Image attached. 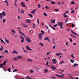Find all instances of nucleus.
Instances as JSON below:
<instances>
[{
  "label": "nucleus",
  "mask_w": 79,
  "mask_h": 79,
  "mask_svg": "<svg viewBox=\"0 0 79 79\" xmlns=\"http://www.w3.org/2000/svg\"><path fill=\"white\" fill-rule=\"evenodd\" d=\"M26 41H27L28 43H31L32 42V40L30 39V38L28 36H27L25 38Z\"/></svg>",
  "instance_id": "obj_1"
},
{
  "label": "nucleus",
  "mask_w": 79,
  "mask_h": 79,
  "mask_svg": "<svg viewBox=\"0 0 79 79\" xmlns=\"http://www.w3.org/2000/svg\"><path fill=\"white\" fill-rule=\"evenodd\" d=\"M52 63L54 64H55L57 63V60L56 59L53 58L52 60Z\"/></svg>",
  "instance_id": "obj_2"
},
{
  "label": "nucleus",
  "mask_w": 79,
  "mask_h": 79,
  "mask_svg": "<svg viewBox=\"0 0 79 79\" xmlns=\"http://www.w3.org/2000/svg\"><path fill=\"white\" fill-rule=\"evenodd\" d=\"M42 35H43L41 33H40L39 35V38L40 40H42Z\"/></svg>",
  "instance_id": "obj_3"
},
{
  "label": "nucleus",
  "mask_w": 79,
  "mask_h": 79,
  "mask_svg": "<svg viewBox=\"0 0 79 79\" xmlns=\"http://www.w3.org/2000/svg\"><path fill=\"white\" fill-rule=\"evenodd\" d=\"M26 23L28 24H31V20L29 19H27L26 20Z\"/></svg>",
  "instance_id": "obj_4"
},
{
  "label": "nucleus",
  "mask_w": 79,
  "mask_h": 79,
  "mask_svg": "<svg viewBox=\"0 0 79 79\" xmlns=\"http://www.w3.org/2000/svg\"><path fill=\"white\" fill-rule=\"evenodd\" d=\"M57 25L59 26H63V22H58Z\"/></svg>",
  "instance_id": "obj_5"
},
{
  "label": "nucleus",
  "mask_w": 79,
  "mask_h": 79,
  "mask_svg": "<svg viewBox=\"0 0 79 79\" xmlns=\"http://www.w3.org/2000/svg\"><path fill=\"white\" fill-rule=\"evenodd\" d=\"M44 40H48L49 42L50 41V40H49V38L48 37H46V38H44Z\"/></svg>",
  "instance_id": "obj_6"
},
{
  "label": "nucleus",
  "mask_w": 79,
  "mask_h": 79,
  "mask_svg": "<svg viewBox=\"0 0 79 79\" xmlns=\"http://www.w3.org/2000/svg\"><path fill=\"white\" fill-rule=\"evenodd\" d=\"M49 26L50 27H51L53 30H54V31H55L56 30V29H55V28L54 27H53L51 25H50V24H49Z\"/></svg>",
  "instance_id": "obj_7"
},
{
  "label": "nucleus",
  "mask_w": 79,
  "mask_h": 79,
  "mask_svg": "<svg viewBox=\"0 0 79 79\" xmlns=\"http://www.w3.org/2000/svg\"><path fill=\"white\" fill-rule=\"evenodd\" d=\"M70 32H71V33H72V34H74V35H78V36H79V35H77V33H76V32H74L73 31L71 30Z\"/></svg>",
  "instance_id": "obj_8"
},
{
  "label": "nucleus",
  "mask_w": 79,
  "mask_h": 79,
  "mask_svg": "<svg viewBox=\"0 0 79 79\" xmlns=\"http://www.w3.org/2000/svg\"><path fill=\"white\" fill-rule=\"evenodd\" d=\"M26 48L27 49V50H32V49H30V48H29L28 45H27L26 46Z\"/></svg>",
  "instance_id": "obj_9"
},
{
  "label": "nucleus",
  "mask_w": 79,
  "mask_h": 79,
  "mask_svg": "<svg viewBox=\"0 0 79 79\" xmlns=\"http://www.w3.org/2000/svg\"><path fill=\"white\" fill-rule=\"evenodd\" d=\"M36 11H37V9H35V10H33L31 12V13L32 14H35V13Z\"/></svg>",
  "instance_id": "obj_10"
},
{
  "label": "nucleus",
  "mask_w": 79,
  "mask_h": 79,
  "mask_svg": "<svg viewBox=\"0 0 79 79\" xmlns=\"http://www.w3.org/2000/svg\"><path fill=\"white\" fill-rule=\"evenodd\" d=\"M12 53H13V54H15H15H18V52L16 51L15 50H14L12 52Z\"/></svg>",
  "instance_id": "obj_11"
},
{
  "label": "nucleus",
  "mask_w": 79,
  "mask_h": 79,
  "mask_svg": "<svg viewBox=\"0 0 79 79\" xmlns=\"http://www.w3.org/2000/svg\"><path fill=\"white\" fill-rule=\"evenodd\" d=\"M22 6H23V7H25L26 6V5H25V3L24 2H22L21 3Z\"/></svg>",
  "instance_id": "obj_12"
},
{
  "label": "nucleus",
  "mask_w": 79,
  "mask_h": 79,
  "mask_svg": "<svg viewBox=\"0 0 79 79\" xmlns=\"http://www.w3.org/2000/svg\"><path fill=\"white\" fill-rule=\"evenodd\" d=\"M0 18L1 19H2V18H3V15L2 13H0Z\"/></svg>",
  "instance_id": "obj_13"
},
{
  "label": "nucleus",
  "mask_w": 79,
  "mask_h": 79,
  "mask_svg": "<svg viewBox=\"0 0 79 79\" xmlns=\"http://www.w3.org/2000/svg\"><path fill=\"white\" fill-rule=\"evenodd\" d=\"M51 68L53 70H55V69H56V68L54 66H51Z\"/></svg>",
  "instance_id": "obj_14"
},
{
  "label": "nucleus",
  "mask_w": 79,
  "mask_h": 79,
  "mask_svg": "<svg viewBox=\"0 0 79 79\" xmlns=\"http://www.w3.org/2000/svg\"><path fill=\"white\" fill-rule=\"evenodd\" d=\"M0 40L1 42H2V43L3 44H5V42L3 41V40L0 39Z\"/></svg>",
  "instance_id": "obj_15"
},
{
  "label": "nucleus",
  "mask_w": 79,
  "mask_h": 79,
  "mask_svg": "<svg viewBox=\"0 0 79 79\" xmlns=\"http://www.w3.org/2000/svg\"><path fill=\"white\" fill-rule=\"evenodd\" d=\"M5 41L6 42H7V43H9V40H7L6 38V37L5 38Z\"/></svg>",
  "instance_id": "obj_16"
},
{
  "label": "nucleus",
  "mask_w": 79,
  "mask_h": 79,
  "mask_svg": "<svg viewBox=\"0 0 79 79\" xmlns=\"http://www.w3.org/2000/svg\"><path fill=\"white\" fill-rule=\"evenodd\" d=\"M17 0H15V4H14V5L15 6V7L16 8H17V5H16V2H17Z\"/></svg>",
  "instance_id": "obj_17"
},
{
  "label": "nucleus",
  "mask_w": 79,
  "mask_h": 79,
  "mask_svg": "<svg viewBox=\"0 0 79 79\" xmlns=\"http://www.w3.org/2000/svg\"><path fill=\"white\" fill-rule=\"evenodd\" d=\"M19 32H20V34H21V35H23V36H24V35H25L23 33V32H22L20 30L19 31Z\"/></svg>",
  "instance_id": "obj_18"
},
{
  "label": "nucleus",
  "mask_w": 79,
  "mask_h": 79,
  "mask_svg": "<svg viewBox=\"0 0 79 79\" xmlns=\"http://www.w3.org/2000/svg\"><path fill=\"white\" fill-rule=\"evenodd\" d=\"M61 54H62L61 53H59V54L57 53H56V55L57 56H60V55H61Z\"/></svg>",
  "instance_id": "obj_19"
},
{
  "label": "nucleus",
  "mask_w": 79,
  "mask_h": 79,
  "mask_svg": "<svg viewBox=\"0 0 79 79\" xmlns=\"http://www.w3.org/2000/svg\"><path fill=\"white\" fill-rule=\"evenodd\" d=\"M22 26H23L24 27H27V26L25 24H23Z\"/></svg>",
  "instance_id": "obj_20"
},
{
  "label": "nucleus",
  "mask_w": 79,
  "mask_h": 79,
  "mask_svg": "<svg viewBox=\"0 0 79 79\" xmlns=\"http://www.w3.org/2000/svg\"><path fill=\"white\" fill-rule=\"evenodd\" d=\"M2 13L3 14L2 15H3L4 16H6V14H5V11L2 12Z\"/></svg>",
  "instance_id": "obj_21"
},
{
  "label": "nucleus",
  "mask_w": 79,
  "mask_h": 79,
  "mask_svg": "<svg viewBox=\"0 0 79 79\" xmlns=\"http://www.w3.org/2000/svg\"><path fill=\"white\" fill-rule=\"evenodd\" d=\"M73 67H76L77 66H78V64H73Z\"/></svg>",
  "instance_id": "obj_22"
},
{
  "label": "nucleus",
  "mask_w": 79,
  "mask_h": 79,
  "mask_svg": "<svg viewBox=\"0 0 79 79\" xmlns=\"http://www.w3.org/2000/svg\"><path fill=\"white\" fill-rule=\"evenodd\" d=\"M36 26H37V25L35 24H33V26H32L33 28H35V27Z\"/></svg>",
  "instance_id": "obj_23"
},
{
  "label": "nucleus",
  "mask_w": 79,
  "mask_h": 79,
  "mask_svg": "<svg viewBox=\"0 0 79 79\" xmlns=\"http://www.w3.org/2000/svg\"><path fill=\"white\" fill-rule=\"evenodd\" d=\"M17 58L19 59H21V58H22V56H17Z\"/></svg>",
  "instance_id": "obj_24"
},
{
  "label": "nucleus",
  "mask_w": 79,
  "mask_h": 79,
  "mask_svg": "<svg viewBox=\"0 0 79 79\" xmlns=\"http://www.w3.org/2000/svg\"><path fill=\"white\" fill-rule=\"evenodd\" d=\"M17 60H18V58L17 57H14L13 58V60L14 61H17Z\"/></svg>",
  "instance_id": "obj_25"
},
{
  "label": "nucleus",
  "mask_w": 79,
  "mask_h": 79,
  "mask_svg": "<svg viewBox=\"0 0 79 79\" xmlns=\"http://www.w3.org/2000/svg\"><path fill=\"white\" fill-rule=\"evenodd\" d=\"M39 45H40V46H41L42 47H43L44 46V44L42 43H39Z\"/></svg>",
  "instance_id": "obj_26"
},
{
  "label": "nucleus",
  "mask_w": 79,
  "mask_h": 79,
  "mask_svg": "<svg viewBox=\"0 0 79 79\" xmlns=\"http://www.w3.org/2000/svg\"><path fill=\"white\" fill-rule=\"evenodd\" d=\"M63 76H64V74H61L60 75V78L63 79Z\"/></svg>",
  "instance_id": "obj_27"
},
{
  "label": "nucleus",
  "mask_w": 79,
  "mask_h": 79,
  "mask_svg": "<svg viewBox=\"0 0 79 79\" xmlns=\"http://www.w3.org/2000/svg\"><path fill=\"white\" fill-rule=\"evenodd\" d=\"M3 64H0V67L1 68H3Z\"/></svg>",
  "instance_id": "obj_28"
},
{
  "label": "nucleus",
  "mask_w": 79,
  "mask_h": 79,
  "mask_svg": "<svg viewBox=\"0 0 79 79\" xmlns=\"http://www.w3.org/2000/svg\"><path fill=\"white\" fill-rule=\"evenodd\" d=\"M70 62H71V63H73L74 62V60H73V59H71Z\"/></svg>",
  "instance_id": "obj_29"
},
{
  "label": "nucleus",
  "mask_w": 79,
  "mask_h": 79,
  "mask_svg": "<svg viewBox=\"0 0 79 79\" xmlns=\"http://www.w3.org/2000/svg\"><path fill=\"white\" fill-rule=\"evenodd\" d=\"M51 3L52 4H53L54 5H55V3H56V2H55L53 1H51Z\"/></svg>",
  "instance_id": "obj_30"
},
{
  "label": "nucleus",
  "mask_w": 79,
  "mask_h": 79,
  "mask_svg": "<svg viewBox=\"0 0 79 79\" xmlns=\"http://www.w3.org/2000/svg\"><path fill=\"white\" fill-rule=\"evenodd\" d=\"M28 16H30V17H33L32 15L31 14H28Z\"/></svg>",
  "instance_id": "obj_31"
},
{
  "label": "nucleus",
  "mask_w": 79,
  "mask_h": 79,
  "mask_svg": "<svg viewBox=\"0 0 79 79\" xmlns=\"http://www.w3.org/2000/svg\"><path fill=\"white\" fill-rule=\"evenodd\" d=\"M71 57L73 58H75V57H74V56H73V54H71Z\"/></svg>",
  "instance_id": "obj_32"
},
{
  "label": "nucleus",
  "mask_w": 79,
  "mask_h": 79,
  "mask_svg": "<svg viewBox=\"0 0 79 79\" xmlns=\"http://www.w3.org/2000/svg\"><path fill=\"white\" fill-rule=\"evenodd\" d=\"M44 8H45V9H48H48H49V7L46 6L44 7Z\"/></svg>",
  "instance_id": "obj_33"
},
{
  "label": "nucleus",
  "mask_w": 79,
  "mask_h": 79,
  "mask_svg": "<svg viewBox=\"0 0 79 79\" xmlns=\"http://www.w3.org/2000/svg\"><path fill=\"white\" fill-rule=\"evenodd\" d=\"M6 64V61H4L3 63V65H5Z\"/></svg>",
  "instance_id": "obj_34"
},
{
  "label": "nucleus",
  "mask_w": 79,
  "mask_h": 79,
  "mask_svg": "<svg viewBox=\"0 0 79 79\" xmlns=\"http://www.w3.org/2000/svg\"><path fill=\"white\" fill-rule=\"evenodd\" d=\"M20 39H24V37H23L22 36L20 35Z\"/></svg>",
  "instance_id": "obj_35"
},
{
  "label": "nucleus",
  "mask_w": 79,
  "mask_h": 79,
  "mask_svg": "<svg viewBox=\"0 0 79 79\" xmlns=\"http://www.w3.org/2000/svg\"><path fill=\"white\" fill-rule=\"evenodd\" d=\"M24 39H22L21 40V43H23L24 42Z\"/></svg>",
  "instance_id": "obj_36"
},
{
  "label": "nucleus",
  "mask_w": 79,
  "mask_h": 79,
  "mask_svg": "<svg viewBox=\"0 0 79 79\" xmlns=\"http://www.w3.org/2000/svg\"><path fill=\"white\" fill-rule=\"evenodd\" d=\"M16 71H18V70H17V69H15L13 71L14 73H15Z\"/></svg>",
  "instance_id": "obj_37"
},
{
  "label": "nucleus",
  "mask_w": 79,
  "mask_h": 79,
  "mask_svg": "<svg viewBox=\"0 0 79 79\" xmlns=\"http://www.w3.org/2000/svg\"><path fill=\"white\" fill-rule=\"evenodd\" d=\"M21 13H22L23 14H24V11L23 10H21Z\"/></svg>",
  "instance_id": "obj_38"
},
{
  "label": "nucleus",
  "mask_w": 79,
  "mask_h": 79,
  "mask_svg": "<svg viewBox=\"0 0 79 79\" xmlns=\"http://www.w3.org/2000/svg\"><path fill=\"white\" fill-rule=\"evenodd\" d=\"M43 14L44 16H47V14L45 12H44Z\"/></svg>",
  "instance_id": "obj_39"
},
{
  "label": "nucleus",
  "mask_w": 79,
  "mask_h": 79,
  "mask_svg": "<svg viewBox=\"0 0 79 79\" xmlns=\"http://www.w3.org/2000/svg\"><path fill=\"white\" fill-rule=\"evenodd\" d=\"M27 60L28 61H31V62L32 61V59H27Z\"/></svg>",
  "instance_id": "obj_40"
},
{
  "label": "nucleus",
  "mask_w": 79,
  "mask_h": 79,
  "mask_svg": "<svg viewBox=\"0 0 79 79\" xmlns=\"http://www.w3.org/2000/svg\"><path fill=\"white\" fill-rule=\"evenodd\" d=\"M30 72L31 73H34V71L32 70H30Z\"/></svg>",
  "instance_id": "obj_41"
},
{
  "label": "nucleus",
  "mask_w": 79,
  "mask_h": 79,
  "mask_svg": "<svg viewBox=\"0 0 79 79\" xmlns=\"http://www.w3.org/2000/svg\"><path fill=\"white\" fill-rule=\"evenodd\" d=\"M68 21V19L67 18L66 19V20L65 21V23H66Z\"/></svg>",
  "instance_id": "obj_42"
},
{
  "label": "nucleus",
  "mask_w": 79,
  "mask_h": 79,
  "mask_svg": "<svg viewBox=\"0 0 79 79\" xmlns=\"http://www.w3.org/2000/svg\"><path fill=\"white\" fill-rule=\"evenodd\" d=\"M52 23V24H53V23H55V19L53 20Z\"/></svg>",
  "instance_id": "obj_43"
},
{
  "label": "nucleus",
  "mask_w": 79,
  "mask_h": 79,
  "mask_svg": "<svg viewBox=\"0 0 79 79\" xmlns=\"http://www.w3.org/2000/svg\"><path fill=\"white\" fill-rule=\"evenodd\" d=\"M5 21H6V19H3V23H5Z\"/></svg>",
  "instance_id": "obj_44"
},
{
  "label": "nucleus",
  "mask_w": 79,
  "mask_h": 79,
  "mask_svg": "<svg viewBox=\"0 0 79 79\" xmlns=\"http://www.w3.org/2000/svg\"><path fill=\"white\" fill-rule=\"evenodd\" d=\"M41 32L42 33V35H44V31H42V30H41Z\"/></svg>",
  "instance_id": "obj_45"
},
{
  "label": "nucleus",
  "mask_w": 79,
  "mask_h": 79,
  "mask_svg": "<svg viewBox=\"0 0 79 79\" xmlns=\"http://www.w3.org/2000/svg\"><path fill=\"white\" fill-rule=\"evenodd\" d=\"M50 54V52H47L46 55H49Z\"/></svg>",
  "instance_id": "obj_46"
},
{
  "label": "nucleus",
  "mask_w": 79,
  "mask_h": 79,
  "mask_svg": "<svg viewBox=\"0 0 79 79\" xmlns=\"http://www.w3.org/2000/svg\"><path fill=\"white\" fill-rule=\"evenodd\" d=\"M48 72V70H45L44 71V72L45 73H47Z\"/></svg>",
  "instance_id": "obj_47"
},
{
  "label": "nucleus",
  "mask_w": 79,
  "mask_h": 79,
  "mask_svg": "<svg viewBox=\"0 0 79 79\" xmlns=\"http://www.w3.org/2000/svg\"><path fill=\"white\" fill-rule=\"evenodd\" d=\"M74 13V10H73L71 11V13Z\"/></svg>",
  "instance_id": "obj_48"
},
{
  "label": "nucleus",
  "mask_w": 79,
  "mask_h": 79,
  "mask_svg": "<svg viewBox=\"0 0 79 79\" xmlns=\"http://www.w3.org/2000/svg\"><path fill=\"white\" fill-rule=\"evenodd\" d=\"M23 52L24 53H27L28 52H27V51L26 50H24V51H23Z\"/></svg>",
  "instance_id": "obj_49"
},
{
  "label": "nucleus",
  "mask_w": 79,
  "mask_h": 79,
  "mask_svg": "<svg viewBox=\"0 0 79 79\" xmlns=\"http://www.w3.org/2000/svg\"><path fill=\"white\" fill-rule=\"evenodd\" d=\"M57 25H58V24H56L55 25H53V27H56V26H57Z\"/></svg>",
  "instance_id": "obj_50"
},
{
  "label": "nucleus",
  "mask_w": 79,
  "mask_h": 79,
  "mask_svg": "<svg viewBox=\"0 0 79 79\" xmlns=\"http://www.w3.org/2000/svg\"><path fill=\"white\" fill-rule=\"evenodd\" d=\"M27 78L28 79H31V77H29L28 76L27 77Z\"/></svg>",
  "instance_id": "obj_51"
},
{
  "label": "nucleus",
  "mask_w": 79,
  "mask_h": 79,
  "mask_svg": "<svg viewBox=\"0 0 79 79\" xmlns=\"http://www.w3.org/2000/svg\"><path fill=\"white\" fill-rule=\"evenodd\" d=\"M38 8H40V4H38Z\"/></svg>",
  "instance_id": "obj_52"
},
{
  "label": "nucleus",
  "mask_w": 79,
  "mask_h": 79,
  "mask_svg": "<svg viewBox=\"0 0 79 79\" xmlns=\"http://www.w3.org/2000/svg\"><path fill=\"white\" fill-rule=\"evenodd\" d=\"M34 68L35 69H36V71H38V70H39V69H38V68H37V67H34Z\"/></svg>",
  "instance_id": "obj_53"
},
{
  "label": "nucleus",
  "mask_w": 79,
  "mask_h": 79,
  "mask_svg": "<svg viewBox=\"0 0 79 79\" xmlns=\"http://www.w3.org/2000/svg\"><path fill=\"white\" fill-rule=\"evenodd\" d=\"M48 64V61H47L46 64V66H49Z\"/></svg>",
  "instance_id": "obj_54"
},
{
  "label": "nucleus",
  "mask_w": 79,
  "mask_h": 79,
  "mask_svg": "<svg viewBox=\"0 0 79 79\" xmlns=\"http://www.w3.org/2000/svg\"><path fill=\"white\" fill-rule=\"evenodd\" d=\"M64 18H68V15H64Z\"/></svg>",
  "instance_id": "obj_55"
},
{
  "label": "nucleus",
  "mask_w": 79,
  "mask_h": 79,
  "mask_svg": "<svg viewBox=\"0 0 79 79\" xmlns=\"http://www.w3.org/2000/svg\"><path fill=\"white\" fill-rule=\"evenodd\" d=\"M56 76H58L59 77H61V75H58V74H56Z\"/></svg>",
  "instance_id": "obj_56"
},
{
  "label": "nucleus",
  "mask_w": 79,
  "mask_h": 79,
  "mask_svg": "<svg viewBox=\"0 0 79 79\" xmlns=\"http://www.w3.org/2000/svg\"><path fill=\"white\" fill-rule=\"evenodd\" d=\"M4 52H5V53H8V51L7 50H5L4 51Z\"/></svg>",
  "instance_id": "obj_57"
},
{
  "label": "nucleus",
  "mask_w": 79,
  "mask_h": 79,
  "mask_svg": "<svg viewBox=\"0 0 79 79\" xmlns=\"http://www.w3.org/2000/svg\"><path fill=\"white\" fill-rule=\"evenodd\" d=\"M74 24H72V27H74Z\"/></svg>",
  "instance_id": "obj_58"
},
{
  "label": "nucleus",
  "mask_w": 79,
  "mask_h": 79,
  "mask_svg": "<svg viewBox=\"0 0 79 79\" xmlns=\"http://www.w3.org/2000/svg\"><path fill=\"white\" fill-rule=\"evenodd\" d=\"M69 40H70V42H73V40L72 39H71V38H69Z\"/></svg>",
  "instance_id": "obj_59"
},
{
  "label": "nucleus",
  "mask_w": 79,
  "mask_h": 79,
  "mask_svg": "<svg viewBox=\"0 0 79 79\" xmlns=\"http://www.w3.org/2000/svg\"><path fill=\"white\" fill-rule=\"evenodd\" d=\"M4 3H6L8 2V1L7 0L4 1L3 2Z\"/></svg>",
  "instance_id": "obj_60"
},
{
  "label": "nucleus",
  "mask_w": 79,
  "mask_h": 79,
  "mask_svg": "<svg viewBox=\"0 0 79 79\" xmlns=\"http://www.w3.org/2000/svg\"><path fill=\"white\" fill-rule=\"evenodd\" d=\"M37 22L38 23V25H39V19H37Z\"/></svg>",
  "instance_id": "obj_61"
},
{
  "label": "nucleus",
  "mask_w": 79,
  "mask_h": 79,
  "mask_svg": "<svg viewBox=\"0 0 79 79\" xmlns=\"http://www.w3.org/2000/svg\"><path fill=\"white\" fill-rule=\"evenodd\" d=\"M10 71H11V69L10 68H8V71H9V72H10Z\"/></svg>",
  "instance_id": "obj_62"
},
{
  "label": "nucleus",
  "mask_w": 79,
  "mask_h": 79,
  "mask_svg": "<svg viewBox=\"0 0 79 79\" xmlns=\"http://www.w3.org/2000/svg\"><path fill=\"white\" fill-rule=\"evenodd\" d=\"M71 4H72V5H73V4H74V2L73 1L72 2H71Z\"/></svg>",
  "instance_id": "obj_63"
},
{
  "label": "nucleus",
  "mask_w": 79,
  "mask_h": 79,
  "mask_svg": "<svg viewBox=\"0 0 79 79\" xmlns=\"http://www.w3.org/2000/svg\"><path fill=\"white\" fill-rule=\"evenodd\" d=\"M2 50H3V47H2V48H0V51Z\"/></svg>",
  "instance_id": "obj_64"
}]
</instances>
